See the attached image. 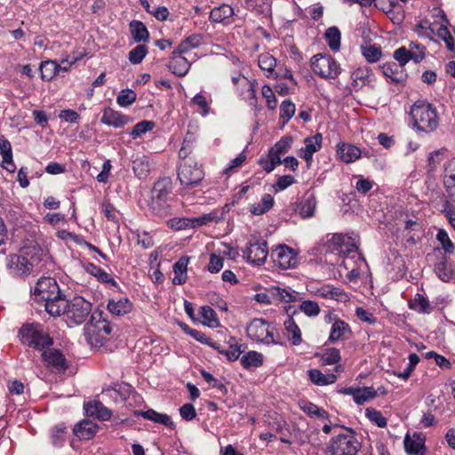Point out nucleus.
Here are the masks:
<instances>
[{
  "label": "nucleus",
  "instance_id": "nucleus-1",
  "mask_svg": "<svg viewBox=\"0 0 455 455\" xmlns=\"http://www.w3.org/2000/svg\"><path fill=\"white\" fill-rule=\"evenodd\" d=\"M172 181L170 178L158 180L150 192L148 207L157 217L164 218L171 213L172 202Z\"/></svg>",
  "mask_w": 455,
  "mask_h": 455
},
{
  "label": "nucleus",
  "instance_id": "nucleus-2",
  "mask_svg": "<svg viewBox=\"0 0 455 455\" xmlns=\"http://www.w3.org/2000/svg\"><path fill=\"white\" fill-rule=\"evenodd\" d=\"M41 251L37 246L22 248L19 254L10 255L8 268L15 275H24L33 272L41 261Z\"/></svg>",
  "mask_w": 455,
  "mask_h": 455
},
{
  "label": "nucleus",
  "instance_id": "nucleus-3",
  "mask_svg": "<svg viewBox=\"0 0 455 455\" xmlns=\"http://www.w3.org/2000/svg\"><path fill=\"white\" fill-rule=\"evenodd\" d=\"M414 127L420 132H432L438 126V116L432 104L425 100L416 101L411 108Z\"/></svg>",
  "mask_w": 455,
  "mask_h": 455
},
{
  "label": "nucleus",
  "instance_id": "nucleus-4",
  "mask_svg": "<svg viewBox=\"0 0 455 455\" xmlns=\"http://www.w3.org/2000/svg\"><path fill=\"white\" fill-rule=\"evenodd\" d=\"M19 337L23 345L40 351L46 347H51L53 343L52 339L44 331L42 325L35 323L23 324L20 329Z\"/></svg>",
  "mask_w": 455,
  "mask_h": 455
},
{
  "label": "nucleus",
  "instance_id": "nucleus-5",
  "mask_svg": "<svg viewBox=\"0 0 455 455\" xmlns=\"http://www.w3.org/2000/svg\"><path fill=\"white\" fill-rule=\"evenodd\" d=\"M347 433L339 434L330 440L328 446L331 455H357L361 450L355 432L352 428H345Z\"/></svg>",
  "mask_w": 455,
  "mask_h": 455
},
{
  "label": "nucleus",
  "instance_id": "nucleus-6",
  "mask_svg": "<svg viewBox=\"0 0 455 455\" xmlns=\"http://www.w3.org/2000/svg\"><path fill=\"white\" fill-rule=\"evenodd\" d=\"M112 331V326L106 319H99L92 314L91 322L84 327V336L87 342L94 347H100L108 340V335Z\"/></svg>",
  "mask_w": 455,
  "mask_h": 455
},
{
  "label": "nucleus",
  "instance_id": "nucleus-7",
  "mask_svg": "<svg viewBox=\"0 0 455 455\" xmlns=\"http://www.w3.org/2000/svg\"><path fill=\"white\" fill-rule=\"evenodd\" d=\"M204 178V172L194 158L180 162L178 169V179L185 188L198 186Z\"/></svg>",
  "mask_w": 455,
  "mask_h": 455
},
{
  "label": "nucleus",
  "instance_id": "nucleus-8",
  "mask_svg": "<svg viewBox=\"0 0 455 455\" xmlns=\"http://www.w3.org/2000/svg\"><path fill=\"white\" fill-rule=\"evenodd\" d=\"M246 333L251 340L265 345L279 344L274 337L273 329L269 323L260 318L251 321L246 328Z\"/></svg>",
  "mask_w": 455,
  "mask_h": 455
},
{
  "label": "nucleus",
  "instance_id": "nucleus-9",
  "mask_svg": "<svg viewBox=\"0 0 455 455\" xmlns=\"http://www.w3.org/2000/svg\"><path fill=\"white\" fill-rule=\"evenodd\" d=\"M312 70L323 78L335 79L340 74V67L331 55L316 54L311 60Z\"/></svg>",
  "mask_w": 455,
  "mask_h": 455
},
{
  "label": "nucleus",
  "instance_id": "nucleus-10",
  "mask_svg": "<svg viewBox=\"0 0 455 455\" xmlns=\"http://www.w3.org/2000/svg\"><path fill=\"white\" fill-rule=\"evenodd\" d=\"M267 255V243L262 238L251 236L243 250V256L247 261L252 265L260 266L265 263Z\"/></svg>",
  "mask_w": 455,
  "mask_h": 455
},
{
  "label": "nucleus",
  "instance_id": "nucleus-11",
  "mask_svg": "<svg viewBox=\"0 0 455 455\" xmlns=\"http://www.w3.org/2000/svg\"><path fill=\"white\" fill-rule=\"evenodd\" d=\"M92 312V304L81 296L68 300L66 315L74 324L83 323Z\"/></svg>",
  "mask_w": 455,
  "mask_h": 455
},
{
  "label": "nucleus",
  "instance_id": "nucleus-12",
  "mask_svg": "<svg viewBox=\"0 0 455 455\" xmlns=\"http://www.w3.org/2000/svg\"><path fill=\"white\" fill-rule=\"evenodd\" d=\"M60 294L61 292L59 285L56 280L52 277L40 278L34 288L35 299L38 302L54 299Z\"/></svg>",
  "mask_w": 455,
  "mask_h": 455
},
{
  "label": "nucleus",
  "instance_id": "nucleus-13",
  "mask_svg": "<svg viewBox=\"0 0 455 455\" xmlns=\"http://www.w3.org/2000/svg\"><path fill=\"white\" fill-rule=\"evenodd\" d=\"M271 258L274 263L283 269L294 267L299 262L295 251L284 244L279 245L273 250Z\"/></svg>",
  "mask_w": 455,
  "mask_h": 455
},
{
  "label": "nucleus",
  "instance_id": "nucleus-14",
  "mask_svg": "<svg viewBox=\"0 0 455 455\" xmlns=\"http://www.w3.org/2000/svg\"><path fill=\"white\" fill-rule=\"evenodd\" d=\"M42 359L45 367L55 372H64L68 368L65 355L58 349L46 347L42 350Z\"/></svg>",
  "mask_w": 455,
  "mask_h": 455
},
{
  "label": "nucleus",
  "instance_id": "nucleus-15",
  "mask_svg": "<svg viewBox=\"0 0 455 455\" xmlns=\"http://www.w3.org/2000/svg\"><path fill=\"white\" fill-rule=\"evenodd\" d=\"M329 248L339 251V253L349 255L357 251V246L351 236L335 234L328 241Z\"/></svg>",
  "mask_w": 455,
  "mask_h": 455
},
{
  "label": "nucleus",
  "instance_id": "nucleus-16",
  "mask_svg": "<svg viewBox=\"0 0 455 455\" xmlns=\"http://www.w3.org/2000/svg\"><path fill=\"white\" fill-rule=\"evenodd\" d=\"M132 119L111 108H106L102 112L100 122L108 126L122 128L131 123Z\"/></svg>",
  "mask_w": 455,
  "mask_h": 455
},
{
  "label": "nucleus",
  "instance_id": "nucleus-17",
  "mask_svg": "<svg viewBox=\"0 0 455 455\" xmlns=\"http://www.w3.org/2000/svg\"><path fill=\"white\" fill-rule=\"evenodd\" d=\"M258 64L267 77L278 79L281 76V70H275L276 59L268 52L261 53L259 56Z\"/></svg>",
  "mask_w": 455,
  "mask_h": 455
},
{
  "label": "nucleus",
  "instance_id": "nucleus-18",
  "mask_svg": "<svg viewBox=\"0 0 455 455\" xmlns=\"http://www.w3.org/2000/svg\"><path fill=\"white\" fill-rule=\"evenodd\" d=\"M133 413L135 416H141L145 419L162 424L171 429L175 428V425L170 416L165 413L157 412L153 409H148L147 411H135Z\"/></svg>",
  "mask_w": 455,
  "mask_h": 455
},
{
  "label": "nucleus",
  "instance_id": "nucleus-19",
  "mask_svg": "<svg viewBox=\"0 0 455 455\" xmlns=\"http://www.w3.org/2000/svg\"><path fill=\"white\" fill-rule=\"evenodd\" d=\"M321 145L322 135L320 133H317L313 137L307 138L305 139V148L299 150V156L304 158L307 164H310L314 153L317 152L321 148Z\"/></svg>",
  "mask_w": 455,
  "mask_h": 455
},
{
  "label": "nucleus",
  "instance_id": "nucleus-20",
  "mask_svg": "<svg viewBox=\"0 0 455 455\" xmlns=\"http://www.w3.org/2000/svg\"><path fill=\"white\" fill-rule=\"evenodd\" d=\"M190 66V61L183 57L182 53L173 51L168 68L174 75L179 76H185L188 72Z\"/></svg>",
  "mask_w": 455,
  "mask_h": 455
},
{
  "label": "nucleus",
  "instance_id": "nucleus-21",
  "mask_svg": "<svg viewBox=\"0 0 455 455\" xmlns=\"http://www.w3.org/2000/svg\"><path fill=\"white\" fill-rule=\"evenodd\" d=\"M339 158L346 164L353 163L361 156V149L347 143H339L336 147Z\"/></svg>",
  "mask_w": 455,
  "mask_h": 455
},
{
  "label": "nucleus",
  "instance_id": "nucleus-22",
  "mask_svg": "<svg viewBox=\"0 0 455 455\" xmlns=\"http://www.w3.org/2000/svg\"><path fill=\"white\" fill-rule=\"evenodd\" d=\"M84 409L88 416L101 419L108 420L112 416V411L107 408L102 402L94 400L84 404Z\"/></svg>",
  "mask_w": 455,
  "mask_h": 455
},
{
  "label": "nucleus",
  "instance_id": "nucleus-23",
  "mask_svg": "<svg viewBox=\"0 0 455 455\" xmlns=\"http://www.w3.org/2000/svg\"><path fill=\"white\" fill-rule=\"evenodd\" d=\"M129 394L130 387L122 385H116L102 391L103 398L112 400L115 403H124L129 397Z\"/></svg>",
  "mask_w": 455,
  "mask_h": 455
},
{
  "label": "nucleus",
  "instance_id": "nucleus-24",
  "mask_svg": "<svg viewBox=\"0 0 455 455\" xmlns=\"http://www.w3.org/2000/svg\"><path fill=\"white\" fill-rule=\"evenodd\" d=\"M98 431L96 423L89 419H84L74 427V434L80 439L90 440Z\"/></svg>",
  "mask_w": 455,
  "mask_h": 455
},
{
  "label": "nucleus",
  "instance_id": "nucleus-25",
  "mask_svg": "<svg viewBox=\"0 0 455 455\" xmlns=\"http://www.w3.org/2000/svg\"><path fill=\"white\" fill-rule=\"evenodd\" d=\"M68 300H66L61 294L52 300L44 301L45 311L52 316H60L67 313Z\"/></svg>",
  "mask_w": 455,
  "mask_h": 455
},
{
  "label": "nucleus",
  "instance_id": "nucleus-26",
  "mask_svg": "<svg viewBox=\"0 0 455 455\" xmlns=\"http://www.w3.org/2000/svg\"><path fill=\"white\" fill-rule=\"evenodd\" d=\"M344 393L353 396L355 403L361 405L365 402L376 397L377 393L372 387H363V388H346Z\"/></svg>",
  "mask_w": 455,
  "mask_h": 455
},
{
  "label": "nucleus",
  "instance_id": "nucleus-27",
  "mask_svg": "<svg viewBox=\"0 0 455 455\" xmlns=\"http://www.w3.org/2000/svg\"><path fill=\"white\" fill-rule=\"evenodd\" d=\"M108 309L112 315L121 316L132 311V303L127 298L112 299L108 300Z\"/></svg>",
  "mask_w": 455,
  "mask_h": 455
},
{
  "label": "nucleus",
  "instance_id": "nucleus-28",
  "mask_svg": "<svg viewBox=\"0 0 455 455\" xmlns=\"http://www.w3.org/2000/svg\"><path fill=\"white\" fill-rule=\"evenodd\" d=\"M188 261L189 258L183 256L173 265V284L181 285L186 282Z\"/></svg>",
  "mask_w": 455,
  "mask_h": 455
},
{
  "label": "nucleus",
  "instance_id": "nucleus-29",
  "mask_svg": "<svg viewBox=\"0 0 455 455\" xmlns=\"http://www.w3.org/2000/svg\"><path fill=\"white\" fill-rule=\"evenodd\" d=\"M350 332L351 329L349 325L346 322L337 319L331 325L329 341L334 343L339 339H345V336Z\"/></svg>",
  "mask_w": 455,
  "mask_h": 455
},
{
  "label": "nucleus",
  "instance_id": "nucleus-30",
  "mask_svg": "<svg viewBox=\"0 0 455 455\" xmlns=\"http://www.w3.org/2000/svg\"><path fill=\"white\" fill-rule=\"evenodd\" d=\"M372 71L368 67H359L351 74L354 86L369 84L372 81Z\"/></svg>",
  "mask_w": 455,
  "mask_h": 455
},
{
  "label": "nucleus",
  "instance_id": "nucleus-31",
  "mask_svg": "<svg viewBox=\"0 0 455 455\" xmlns=\"http://www.w3.org/2000/svg\"><path fill=\"white\" fill-rule=\"evenodd\" d=\"M310 381L317 386H326L336 381L337 377L333 373L323 374L317 369H311L307 371Z\"/></svg>",
  "mask_w": 455,
  "mask_h": 455
},
{
  "label": "nucleus",
  "instance_id": "nucleus-32",
  "mask_svg": "<svg viewBox=\"0 0 455 455\" xmlns=\"http://www.w3.org/2000/svg\"><path fill=\"white\" fill-rule=\"evenodd\" d=\"M299 406L309 417H317L320 419H328L330 418L329 413L323 408H319L316 404L309 401H300Z\"/></svg>",
  "mask_w": 455,
  "mask_h": 455
},
{
  "label": "nucleus",
  "instance_id": "nucleus-33",
  "mask_svg": "<svg viewBox=\"0 0 455 455\" xmlns=\"http://www.w3.org/2000/svg\"><path fill=\"white\" fill-rule=\"evenodd\" d=\"M132 169L138 178L143 179L147 177L150 172L148 157L146 156H137L132 161Z\"/></svg>",
  "mask_w": 455,
  "mask_h": 455
},
{
  "label": "nucleus",
  "instance_id": "nucleus-34",
  "mask_svg": "<svg viewBox=\"0 0 455 455\" xmlns=\"http://www.w3.org/2000/svg\"><path fill=\"white\" fill-rule=\"evenodd\" d=\"M292 137L286 135L282 137L268 152L270 156L274 157L281 158L282 155L286 154L291 148Z\"/></svg>",
  "mask_w": 455,
  "mask_h": 455
},
{
  "label": "nucleus",
  "instance_id": "nucleus-35",
  "mask_svg": "<svg viewBox=\"0 0 455 455\" xmlns=\"http://www.w3.org/2000/svg\"><path fill=\"white\" fill-rule=\"evenodd\" d=\"M234 14L233 8L228 4H221L213 8L210 12V20L212 22H223Z\"/></svg>",
  "mask_w": 455,
  "mask_h": 455
},
{
  "label": "nucleus",
  "instance_id": "nucleus-36",
  "mask_svg": "<svg viewBox=\"0 0 455 455\" xmlns=\"http://www.w3.org/2000/svg\"><path fill=\"white\" fill-rule=\"evenodd\" d=\"M316 207V199L313 194L307 195L300 204L299 215L303 219L314 216Z\"/></svg>",
  "mask_w": 455,
  "mask_h": 455
},
{
  "label": "nucleus",
  "instance_id": "nucleus-37",
  "mask_svg": "<svg viewBox=\"0 0 455 455\" xmlns=\"http://www.w3.org/2000/svg\"><path fill=\"white\" fill-rule=\"evenodd\" d=\"M84 268L87 273L95 276L99 281L102 283L112 284L116 283L114 278L109 274L92 263H87L84 265Z\"/></svg>",
  "mask_w": 455,
  "mask_h": 455
},
{
  "label": "nucleus",
  "instance_id": "nucleus-38",
  "mask_svg": "<svg viewBox=\"0 0 455 455\" xmlns=\"http://www.w3.org/2000/svg\"><path fill=\"white\" fill-rule=\"evenodd\" d=\"M241 364L244 369L260 367L263 364V355L257 351H250L242 356Z\"/></svg>",
  "mask_w": 455,
  "mask_h": 455
},
{
  "label": "nucleus",
  "instance_id": "nucleus-39",
  "mask_svg": "<svg viewBox=\"0 0 455 455\" xmlns=\"http://www.w3.org/2000/svg\"><path fill=\"white\" fill-rule=\"evenodd\" d=\"M200 315L202 323L211 327L216 328L220 325L216 312L210 306H203L200 307Z\"/></svg>",
  "mask_w": 455,
  "mask_h": 455
},
{
  "label": "nucleus",
  "instance_id": "nucleus-40",
  "mask_svg": "<svg viewBox=\"0 0 455 455\" xmlns=\"http://www.w3.org/2000/svg\"><path fill=\"white\" fill-rule=\"evenodd\" d=\"M131 32L132 35V37L135 42L140 43V42H146L148 37L149 34L146 28V26L139 20H132L130 23Z\"/></svg>",
  "mask_w": 455,
  "mask_h": 455
},
{
  "label": "nucleus",
  "instance_id": "nucleus-41",
  "mask_svg": "<svg viewBox=\"0 0 455 455\" xmlns=\"http://www.w3.org/2000/svg\"><path fill=\"white\" fill-rule=\"evenodd\" d=\"M274 205V198L270 194L263 195L260 202L251 206V212L254 215H262Z\"/></svg>",
  "mask_w": 455,
  "mask_h": 455
},
{
  "label": "nucleus",
  "instance_id": "nucleus-42",
  "mask_svg": "<svg viewBox=\"0 0 455 455\" xmlns=\"http://www.w3.org/2000/svg\"><path fill=\"white\" fill-rule=\"evenodd\" d=\"M284 328L289 334H291V340L292 345L299 346L302 342L301 331L298 324L292 317H288L284 321Z\"/></svg>",
  "mask_w": 455,
  "mask_h": 455
},
{
  "label": "nucleus",
  "instance_id": "nucleus-43",
  "mask_svg": "<svg viewBox=\"0 0 455 455\" xmlns=\"http://www.w3.org/2000/svg\"><path fill=\"white\" fill-rule=\"evenodd\" d=\"M201 44L202 36L199 34H194L181 41L175 51H177L178 53H187L190 50L198 47Z\"/></svg>",
  "mask_w": 455,
  "mask_h": 455
},
{
  "label": "nucleus",
  "instance_id": "nucleus-44",
  "mask_svg": "<svg viewBox=\"0 0 455 455\" xmlns=\"http://www.w3.org/2000/svg\"><path fill=\"white\" fill-rule=\"evenodd\" d=\"M411 309L421 314H428L431 311L429 301L423 295L417 293L413 299L409 302Z\"/></svg>",
  "mask_w": 455,
  "mask_h": 455
},
{
  "label": "nucleus",
  "instance_id": "nucleus-45",
  "mask_svg": "<svg viewBox=\"0 0 455 455\" xmlns=\"http://www.w3.org/2000/svg\"><path fill=\"white\" fill-rule=\"evenodd\" d=\"M41 77L50 81L59 73V64L55 60H45L40 64Z\"/></svg>",
  "mask_w": 455,
  "mask_h": 455
},
{
  "label": "nucleus",
  "instance_id": "nucleus-46",
  "mask_svg": "<svg viewBox=\"0 0 455 455\" xmlns=\"http://www.w3.org/2000/svg\"><path fill=\"white\" fill-rule=\"evenodd\" d=\"M403 443L406 452L415 455L420 451L424 445L423 440L418 434H414L412 438H411L409 435H406Z\"/></svg>",
  "mask_w": 455,
  "mask_h": 455
},
{
  "label": "nucleus",
  "instance_id": "nucleus-47",
  "mask_svg": "<svg viewBox=\"0 0 455 455\" xmlns=\"http://www.w3.org/2000/svg\"><path fill=\"white\" fill-rule=\"evenodd\" d=\"M362 53L363 57L369 62H377L382 55L380 46L377 44H365L361 46Z\"/></svg>",
  "mask_w": 455,
  "mask_h": 455
},
{
  "label": "nucleus",
  "instance_id": "nucleus-48",
  "mask_svg": "<svg viewBox=\"0 0 455 455\" xmlns=\"http://www.w3.org/2000/svg\"><path fill=\"white\" fill-rule=\"evenodd\" d=\"M325 39L329 47L337 52L340 48L341 34L337 27H331L325 31Z\"/></svg>",
  "mask_w": 455,
  "mask_h": 455
},
{
  "label": "nucleus",
  "instance_id": "nucleus-49",
  "mask_svg": "<svg viewBox=\"0 0 455 455\" xmlns=\"http://www.w3.org/2000/svg\"><path fill=\"white\" fill-rule=\"evenodd\" d=\"M447 24H442L437 30V36L439 38H441L446 44V48L450 52L455 51V39L454 36L451 35V31L447 28Z\"/></svg>",
  "mask_w": 455,
  "mask_h": 455
},
{
  "label": "nucleus",
  "instance_id": "nucleus-50",
  "mask_svg": "<svg viewBox=\"0 0 455 455\" xmlns=\"http://www.w3.org/2000/svg\"><path fill=\"white\" fill-rule=\"evenodd\" d=\"M155 127L153 121H141L136 124L130 132L131 137L135 140L141 137L147 132L151 131Z\"/></svg>",
  "mask_w": 455,
  "mask_h": 455
},
{
  "label": "nucleus",
  "instance_id": "nucleus-51",
  "mask_svg": "<svg viewBox=\"0 0 455 455\" xmlns=\"http://www.w3.org/2000/svg\"><path fill=\"white\" fill-rule=\"evenodd\" d=\"M408 50L411 60L415 63L420 62L426 56V47L417 42H411Z\"/></svg>",
  "mask_w": 455,
  "mask_h": 455
},
{
  "label": "nucleus",
  "instance_id": "nucleus-52",
  "mask_svg": "<svg viewBox=\"0 0 455 455\" xmlns=\"http://www.w3.org/2000/svg\"><path fill=\"white\" fill-rule=\"evenodd\" d=\"M414 31L420 37L433 39V35L435 33L434 29L431 27V23L428 20H422L419 21L414 28Z\"/></svg>",
  "mask_w": 455,
  "mask_h": 455
},
{
  "label": "nucleus",
  "instance_id": "nucleus-53",
  "mask_svg": "<svg viewBox=\"0 0 455 455\" xmlns=\"http://www.w3.org/2000/svg\"><path fill=\"white\" fill-rule=\"evenodd\" d=\"M136 99L137 95L134 91L131 89H124L117 95L116 102L119 106L126 108L135 102Z\"/></svg>",
  "mask_w": 455,
  "mask_h": 455
},
{
  "label": "nucleus",
  "instance_id": "nucleus-54",
  "mask_svg": "<svg viewBox=\"0 0 455 455\" xmlns=\"http://www.w3.org/2000/svg\"><path fill=\"white\" fill-rule=\"evenodd\" d=\"M51 440L54 447H61L66 441V427L63 425L56 426L52 431Z\"/></svg>",
  "mask_w": 455,
  "mask_h": 455
},
{
  "label": "nucleus",
  "instance_id": "nucleus-55",
  "mask_svg": "<svg viewBox=\"0 0 455 455\" xmlns=\"http://www.w3.org/2000/svg\"><path fill=\"white\" fill-rule=\"evenodd\" d=\"M340 358L339 350L335 347L326 348L322 355V362L326 365L335 364L340 361Z\"/></svg>",
  "mask_w": 455,
  "mask_h": 455
},
{
  "label": "nucleus",
  "instance_id": "nucleus-56",
  "mask_svg": "<svg viewBox=\"0 0 455 455\" xmlns=\"http://www.w3.org/2000/svg\"><path fill=\"white\" fill-rule=\"evenodd\" d=\"M436 239L442 245V248L446 253H452L455 250V246L450 239L448 233L444 229H439L436 235Z\"/></svg>",
  "mask_w": 455,
  "mask_h": 455
},
{
  "label": "nucleus",
  "instance_id": "nucleus-57",
  "mask_svg": "<svg viewBox=\"0 0 455 455\" xmlns=\"http://www.w3.org/2000/svg\"><path fill=\"white\" fill-rule=\"evenodd\" d=\"M148 53V48L144 44H139L129 52V60L132 64H140Z\"/></svg>",
  "mask_w": 455,
  "mask_h": 455
},
{
  "label": "nucleus",
  "instance_id": "nucleus-58",
  "mask_svg": "<svg viewBox=\"0 0 455 455\" xmlns=\"http://www.w3.org/2000/svg\"><path fill=\"white\" fill-rule=\"evenodd\" d=\"M440 212L447 219L451 227L455 230V206L448 200L443 203Z\"/></svg>",
  "mask_w": 455,
  "mask_h": 455
},
{
  "label": "nucleus",
  "instance_id": "nucleus-59",
  "mask_svg": "<svg viewBox=\"0 0 455 455\" xmlns=\"http://www.w3.org/2000/svg\"><path fill=\"white\" fill-rule=\"evenodd\" d=\"M228 343V348L225 349L224 355L227 356L228 360L235 361L242 354L241 347L235 338H231Z\"/></svg>",
  "mask_w": 455,
  "mask_h": 455
},
{
  "label": "nucleus",
  "instance_id": "nucleus-60",
  "mask_svg": "<svg viewBox=\"0 0 455 455\" xmlns=\"http://www.w3.org/2000/svg\"><path fill=\"white\" fill-rule=\"evenodd\" d=\"M295 113V105L291 100H283L280 106V118L287 123Z\"/></svg>",
  "mask_w": 455,
  "mask_h": 455
},
{
  "label": "nucleus",
  "instance_id": "nucleus-61",
  "mask_svg": "<svg viewBox=\"0 0 455 455\" xmlns=\"http://www.w3.org/2000/svg\"><path fill=\"white\" fill-rule=\"evenodd\" d=\"M366 416L368 419L375 423L379 427H385L387 426V419L383 417L382 413L373 408L366 409Z\"/></svg>",
  "mask_w": 455,
  "mask_h": 455
},
{
  "label": "nucleus",
  "instance_id": "nucleus-62",
  "mask_svg": "<svg viewBox=\"0 0 455 455\" xmlns=\"http://www.w3.org/2000/svg\"><path fill=\"white\" fill-rule=\"evenodd\" d=\"M435 273L442 281H449L452 276V271L448 267L446 261L442 260L435 265Z\"/></svg>",
  "mask_w": 455,
  "mask_h": 455
},
{
  "label": "nucleus",
  "instance_id": "nucleus-63",
  "mask_svg": "<svg viewBox=\"0 0 455 455\" xmlns=\"http://www.w3.org/2000/svg\"><path fill=\"white\" fill-rule=\"evenodd\" d=\"M300 310L308 316H315L320 313L319 305L312 300H305L300 304Z\"/></svg>",
  "mask_w": 455,
  "mask_h": 455
},
{
  "label": "nucleus",
  "instance_id": "nucleus-64",
  "mask_svg": "<svg viewBox=\"0 0 455 455\" xmlns=\"http://www.w3.org/2000/svg\"><path fill=\"white\" fill-rule=\"evenodd\" d=\"M444 150H435L431 153H429L427 157V168L429 172H434L437 165L441 163L443 160V154Z\"/></svg>",
  "mask_w": 455,
  "mask_h": 455
}]
</instances>
